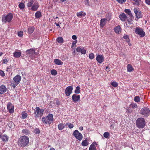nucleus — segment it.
<instances>
[{
  "mask_svg": "<svg viewBox=\"0 0 150 150\" xmlns=\"http://www.w3.org/2000/svg\"><path fill=\"white\" fill-rule=\"evenodd\" d=\"M13 15L12 13H8L6 15H3L2 16V21L3 23L5 24L6 22L10 23L13 19Z\"/></svg>",
  "mask_w": 150,
  "mask_h": 150,
  "instance_id": "3",
  "label": "nucleus"
},
{
  "mask_svg": "<svg viewBox=\"0 0 150 150\" xmlns=\"http://www.w3.org/2000/svg\"><path fill=\"white\" fill-rule=\"evenodd\" d=\"M134 68L130 64H128L127 65V71L130 72L134 70Z\"/></svg>",
  "mask_w": 150,
  "mask_h": 150,
  "instance_id": "29",
  "label": "nucleus"
},
{
  "mask_svg": "<svg viewBox=\"0 0 150 150\" xmlns=\"http://www.w3.org/2000/svg\"><path fill=\"white\" fill-rule=\"evenodd\" d=\"M19 7L21 9H23L25 8V5L23 3H21L19 5Z\"/></svg>",
  "mask_w": 150,
  "mask_h": 150,
  "instance_id": "44",
  "label": "nucleus"
},
{
  "mask_svg": "<svg viewBox=\"0 0 150 150\" xmlns=\"http://www.w3.org/2000/svg\"><path fill=\"white\" fill-rule=\"evenodd\" d=\"M114 31L117 33L119 34L121 31V28L120 25H118L115 27L114 28Z\"/></svg>",
  "mask_w": 150,
  "mask_h": 150,
  "instance_id": "26",
  "label": "nucleus"
},
{
  "mask_svg": "<svg viewBox=\"0 0 150 150\" xmlns=\"http://www.w3.org/2000/svg\"><path fill=\"white\" fill-rule=\"evenodd\" d=\"M135 32L136 34L139 35L141 37H143L145 35V33L143 29L139 27L136 28Z\"/></svg>",
  "mask_w": 150,
  "mask_h": 150,
  "instance_id": "9",
  "label": "nucleus"
},
{
  "mask_svg": "<svg viewBox=\"0 0 150 150\" xmlns=\"http://www.w3.org/2000/svg\"><path fill=\"white\" fill-rule=\"evenodd\" d=\"M89 0H85V4L86 5H89Z\"/></svg>",
  "mask_w": 150,
  "mask_h": 150,
  "instance_id": "58",
  "label": "nucleus"
},
{
  "mask_svg": "<svg viewBox=\"0 0 150 150\" xmlns=\"http://www.w3.org/2000/svg\"><path fill=\"white\" fill-rule=\"evenodd\" d=\"M0 75L2 77H4L5 76V74L4 71L1 70H0Z\"/></svg>",
  "mask_w": 150,
  "mask_h": 150,
  "instance_id": "49",
  "label": "nucleus"
},
{
  "mask_svg": "<svg viewBox=\"0 0 150 150\" xmlns=\"http://www.w3.org/2000/svg\"><path fill=\"white\" fill-rule=\"evenodd\" d=\"M72 39L74 40H76V39L77 38V36L76 35H73L72 36Z\"/></svg>",
  "mask_w": 150,
  "mask_h": 150,
  "instance_id": "57",
  "label": "nucleus"
},
{
  "mask_svg": "<svg viewBox=\"0 0 150 150\" xmlns=\"http://www.w3.org/2000/svg\"><path fill=\"white\" fill-rule=\"evenodd\" d=\"M29 143V138L26 136H21L19 138L18 145L20 147H24L28 145Z\"/></svg>",
  "mask_w": 150,
  "mask_h": 150,
  "instance_id": "1",
  "label": "nucleus"
},
{
  "mask_svg": "<svg viewBox=\"0 0 150 150\" xmlns=\"http://www.w3.org/2000/svg\"><path fill=\"white\" fill-rule=\"evenodd\" d=\"M76 50L78 52H80L82 54H85L86 52V51L84 47L81 46L77 47Z\"/></svg>",
  "mask_w": 150,
  "mask_h": 150,
  "instance_id": "16",
  "label": "nucleus"
},
{
  "mask_svg": "<svg viewBox=\"0 0 150 150\" xmlns=\"http://www.w3.org/2000/svg\"><path fill=\"white\" fill-rule=\"evenodd\" d=\"M7 88L6 86L4 85L0 86V94H3L6 92Z\"/></svg>",
  "mask_w": 150,
  "mask_h": 150,
  "instance_id": "19",
  "label": "nucleus"
},
{
  "mask_svg": "<svg viewBox=\"0 0 150 150\" xmlns=\"http://www.w3.org/2000/svg\"><path fill=\"white\" fill-rule=\"evenodd\" d=\"M42 15L40 11H37L35 14V16L37 18H40Z\"/></svg>",
  "mask_w": 150,
  "mask_h": 150,
  "instance_id": "30",
  "label": "nucleus"
},
{
  "mask_svg": "<svg viewBox=\"0 0 150 150\" xmlns=\"http://www.w3.org/2000/svg\"><path fill=\"white\" fill-rule=\"evenodd\" d=\"M89 57L90 59H92L94 57V54L92 53H91L89 55Z\"/></svg>",
  "mask_w": 150,
  "mask_h": 150,
  "instance_id": "46",
  "label": "nucleus"
},
{
  "mask_svg": "<svg viewBox=\"0 0 150 150\" xmlns=\"http://www.w3.org/2000/svg\"><path fill=\"white\" fill-rule=\"evenodd\" d=\"M39 7L38 3L36 2L33 4V6L30 8V9H29L33 11H36L38 10Z\"/></svg>",
  "mask_w": 150,
  "mask_h": 150,
  "instance_id": "14",
  "label": "nucleus"
},
{
  "mask_svg": "<svg viewBox=\"0 0 150 150\" xmlns=\"http://www.w3.org/2000/svg\"><path fill=\"white\" fill-rule=\"evenodd\" d=\"M89 150H96V147L93 143H92L90 145Z\"/></svg>",
  "mask_w": 150,
  "mask_h": 150,
  "instance_id": "34",
  "label": "nucleus"
},
{
  "mask_svg": "<svg viewBox=\"0 0 150 150\" xmlns=\"http://www.w3.org/2000/svg\"><path fill=\"white\" fill-rule=\"evenodd\" d=\"M106 21L105 18H102L101 19L100 25L101 27L103 28L105 25L106 24Z\"/></svg>",
  "mask_w": 150,
  "mask_h": 150,
  "instance_id": "24",
  "label": "nucleus"
},
{
  "mask_svg": "<svg viewBox=\"0 0 150 150\" xmlns=\"http://www.w3.org/2000/svg\"><path fill=\"white\" fill-rule=\"evenodd\" d=\"M66 125H67L69 127L70 129L74 127L73 125L70 122L67 123Z\"/></svg>",
  "mask_w": 150,
  "mask_h": 150,
  "instance_id": "45",
  "label": "nucleus"
},
{
  "mask_svg": "<svg viewBox=\"0 0 150 150\" xmlns=\"http://www.w3.org/2000/svg\"><path fill=\"white\" fill-rule=\"evenodd\" d=\"M131 105L132 108H137V105L136 103H132L131 104Z\"/></svg>",
  "mask_w": 150,
  "mask_h": 150,
  "instance_id": "51",
  "label": "nucleus"
},
{
  "mask_svg": "<svg viewBox=\"0 0 150 150\" xmlns=\"http://www.w3.org/2000/svg\"><path fill=\"white\" fill-rule=\"evenodd\" d=\"M55 24L57 26H59V27H60V26L59 25V24H58V23H55Z\"/></svg>",
  "mask_w": 150,
  "mask_h": 150,
  "instance_id": "64",
  "label": "nucleus"
},
{
  "mask_svg": "<svg viewBox=\"0 0 150 150\" xmlns=\"http://www.w3.org/2000/svg\"><path fill=\"white\" fill-rule=\"evenodd\" d=\"M104 57L102 55L99 54L97 55L96 60L99 63H102L104 61Z\"/></svg>",
  "mask_w": 150,
  "mask_h": 150,
  "instance_id": "17",
  "label": "nucleus"
},
{
  "mask_svg": "<svg viewBox=\"0 0 150 150\" xmlns=\"http://www.w3.org/2000/svg\"><path fill=\"white\" fill-rule=\"evenodd\" d=\"M12 68V67L11 66V65L7 67V69L6 70V71H9V70H10Z\"/></svg>",
  "mask_w": 150,
  "mask_h": 150,
  "instance_id": "56",
  "label": "nucleus"
},
{
  "mask_svg": "<svg viewBox=\"0 0 150 150\" xmlns=\"http://www.w3.org/2000/svg\"><path fill=\"white\" fill-rule=\"evenodd\" d=\"M111 84L113 87H116L118 86V83L115 81H113V82H111Z\"/></svg>",
  "mask_w": 150,
  "mask_h": 150,
  "instance_id": "42",
  "label": "nucleus"
},
{
  "mask_svg": "<svg viewBox=\"0 0 150 150\" xmlns=\"http://www.w3.org/2000/svg\"><path fill=\"white\" fill-rule=\"evenodd\" d=\"M120 4H122L126 2V0H116Z\"/></svg>",
  "mask_w": 150,
  "mask_h": 150,
  "instance_id": "52",
  "label": "nucleus"
},
{
  "mask_svg": "<svg viewBox=\"0 0 150 150\" xmlns=\"http://www.w3.org/2000/svg\"><path fill=\"white\" fill-rule=\"evenodd\" d=\"M21 79V77L19 75H17L13 78L11 83L12 86L13 88H15L19 83Z\"/></svg>",
  "mask_w": 150,
  "mask_h": 150,
  "instance_id": "6",
  "label": "nucleus"
},
{
  "mask_svg": "<svg viewBox=\"0 0 150 150\" xmlns=\"http://www.w3.org/2000/svg\"><path fill=\"white\" fill-rule=\"evenodd\" d=\"M26 54L27 56L30 57V58H34V55H37L38 53L35 52V49L32 48L30 49L27 50L26 52Z\"/></svg>",
  "mask_w": 150,
  "mask_h": 150,
  "instance_id": "7",
  "label": "nucleus"
},
{
  "mask_svg": "<svg viewBox=\"0 0 150 150\" xmlns=\"http://www.w3.org/2000/svg\"><path fill=\"white\" fill-rule=\"evenodd\" d=\"M134 11L135 13L136 16L137 18H142V14L140 11L138 10V9L136 8L134 9Z\"/></svg>",
  "mask_w": 150,
  "mask_h": 150,
  "instance_id": "13",
  "label": "nucleus"
},
{
  "mask_svg": "<svg viewBox=\"0 0 150 150\" xmlns=\"http://www.w3.org/2000/svg\"><path fill=\"white\" fill-rule=\"evenodd\" d=\"M111 14L110 13H108L106 14L105 19L108 21H109L111 19Z\"/></svg>",
  "mask_w": 150,
  "mask_h": 150,
  "instance_id": "37",
  "label": "nucleus"
},
{
  "mask_svg": "<svg viewBox=\"0 0 150 150\" xmlns=\"http://www.w3.org/2000/svg\"><path fill=\"white\" fill-rule=\"evenodd\" d=\"M35 133L36 134H39L40 133V131L39 129L38 128H36L34 131Z\"/></svg>",
  "mask_w": 150,
  "mask_h": 150,
  "instance_id": "47",
  "label": "nucleus"
},
{
  "mask_svg": "<svg viewBox=\"0 0 150 150\" xmlns=\"http://www.w3.org/2000/svg\"><path fill=\"white\" fill-rule=\"evenodd\" d=\"M35 28L33 26H30L28 27V32L29 34H32L34 31Z\"/></svg>",
  "mask_w": 150,
  "mask_h": 150,
  "instance_id": "27",
  "label": "nucleus"
},
{
  "mask_svg": "<svg viewBox=\"0 0 150 150\" xmlns=\"http://www.w3.org/2000/svg\"><path fill=\"white\" fill-rule=\"evenodd\" d=\"M134 101L137 102H138L140 101V99L139 97V96H137L134 97Z\"/></svg>",
  "mask_w": 150,
  "mask_h": 150,
  "instance_id": "41",
  "label": "nucleus"
},
{
  "mask_svg": "<svg viewBox=\"0 0 150 150\" xmlns=\"http://www.w3.org/2000/svg\"><path fill=\"white\" fill-rule=\"evenodd\" d=\"M124 11L130 16L131 18H133V16L131 12L130 9H125Z\"/></svg>",
  "mask_w": 150,
  "mask_h": 150,
  "instance_id": "25",
  "label": "nucleus"
},
{
  "mask_svg": "<svg viewBox=\"0 0 150 150\" xmlns=\"http://www.w3.org/2000/svg\"><path fill=\"white\" fill-rule=\"evenodd\" d=\"M80 100L79 95L74 94L72 96V100L73 102L76 103L79 101Z\"/></svg>",
  "mask_w": 150,
  "mask_h": 150,
  "instance_id": "15",
  "label": "nucleus"
},
{
  "mask_svg": "<svg viewBox=\"0 0 150 150\" xmlns=\"http://www.w3.org/2000/svg\"><path fill=\"white\" fill-rule=\"evenodd\" d=\"M22 133L24 134L27 135L30 133V132L27 129H24L22 130Z\"/></svg>",
  "mask_w": 150,
  "mask_h": 150,
  "instance_id": "32",
  "label": "nucleus"
},
{
  "mask_svg": "<svg viewBox=\"0 0 150 150\" xmlns=\"http://www.w3.org/2000/svg\"><path fill=\"white\" fill-rule=\"evenodd\" d=\"M35 110L34 111V114L35 115V118L41 117L43 116L45 110L43 108L40 109L38 107L35 108Z\"/></svg>",
  "mask_w": 150,
  "mask_h": 150,
  "instance_id": "5",
  "label": "nucleus"
},
{
  "mask_svg": "<svg viewBox=\"0 0 150 150\" xmlns=\"http://www.w3.org/2000/svg\"><path fill=\"white\" fill-rule=\"evenodd\" d=\"M79 129L81 131L82 130H83V127L82 126L80 127H79Z\"/></svg>",
  "mask_w": 150,
  "mask_h": 150,
  "instance_id": "63",
  "label": "nucleus"
},
{
  "mask_svg": "<svg viewBox=\"0 0 150 150\" xmlns=\"http://www.w3.org/2000/svg\"><path fill=\"white\" fill-rule=\"evenodd\" d=\"M106 70L107 71H110V69L107 66L106 67Z\"/></svg>",
  "mask_w": 150,
  "mask_h": 150,
  "instance_id": "60",
  "label": "nucleus"
},
{
  "mask_svg": "<svg viewBox=\"0 0 150 150\" xmlns=\"http://www.w3.org/2000/svg\"><path fill=\"white\" fill-rule=\"evenodd\" d=\"M77 40L73 41L72 43V46H74L75 45L76 43H77Z\"/></svg>",
  "mask_w": 150,
  "mask_h": 150,
  "instance_id": "53",
  "label": "nucleus"
},
{
  "mask_svg": "<svg viewBox=\"0 0 150 150\" xmlns=\"http://www.w3.org/2000/svg\"><path fill=\"white\" fill-rule=\"evenodd\" d=\"M23 32L22 31H20L18 33V36L21 37L23 36Z\"/></svg>",
  "mask_w": 150,
  "mask_h": 150,
  "instance_id": "48",
  "label": "nucleus"
},
{
  "mask_svg": "<svg viewBox=\"0 0 150 150\" xmlns=\"http://www.w3.org/2000/svg\"><path fill=\"white\" fill-rule=\"evenodd\" d=\"M57 41L59 43H63L64 41L62 37H58L57 39Z\"/></svg>",
  "mask_w": 150,
  "mask_h": 150,
  "instance_id": "35",
  "label": "nucleus"
},
{
  "mask_svg": "<svg viewBox=\"0 0 150 150\" xmlns=\"http://www.w3.org/2000/svg\"><path fill=\"white\" fill-rule=\"evenodd\" d=\"M21 52L20 51H15L13 54V57L15 58L19 57L21 55Z\"/></svg>",
  "mask_w": 150,
  "mask_h": 150,
  "instance_id": "20",
  "label": "nucleus"
},
{
  "mask_svg": "<svg viewBox=\"0 0 150 150\" xmlns=\"http://www.w3.org/2000/svg\"><path fill=\"white\" fill-rule=\"evenodd\" d=\"M61 3H63V2L66 1L67 0H59Z\"/></svg>",
  "mask_w": 150,
  "mask_h": 150,
  "instance_id": "62",
  "label": "nucleus"
},
{
  "mask_svg": "<svg viewBox=\"0 0 150 150\" xmlns=\"http://www.w3.org/2000/svg\"><path fill=\"white\" fill-rule=\"evenodd\" d=\"M60 104V103L58 100H57L56 102V104L57 105H59Z\"/></svg>",
  "mask_w": 150,
  "mask_h": 150,
  "instance_id": "55",
  "label": "nucleus"
},
{
  "mask_svg": "<svg viewBox=\"0 0 150 150\" xmlns=\"http://www.w3.org/2000/svg\"><path fill=\"white\" fill-rule=\"evenodd\" d=\"M132 21V20L131 19L129 21V20H127V21L128 22V23L129 24H131V21Z\"/></svg>",
  "mask_w": 150,
  "mask_h": 150,
  "instance_id": "61",
  "label": "nucleus"
},
{
  "mask_svg": "<svg viewBox=\"0 0 150 150\" xmlns=\"http://www.w3.org/2000/svg\"><path fill=\"white\" fill-rule=\"evenodd\" d=\"M73 90L72 86H69L67 87L65 91L66 95L67 96H69L72 93Z\"/></svg>",
  "mask_w": 150,
  "mask_h": 150,
  "instance_id": "11",
  "label": "nucleus"
},
{
  "mask_svg": "<svg viewBox=\"0 0 150 150\" xmlns=\"http://www.w3.org/2000/svg\"><path fill=\"white\" fill-rule=\"evenodd\" d=\"M119 17L120 20L122 21H125L127 18L126 14L124 13L121 14L119 16Z\"/></svg>",
  "mask_w": 150,
  "mask_h": 150,
  "instance_id": "18",
  "label": "nucleus"
},
{
  "mask_svg": "<svg viewBox=\"0 0 150 150\" xmlns=\"http://www.w3.org/2000/svg\"><path fill=\"white\" fill-rule=\"evenodd\" d=\"M80 89L79 87V86H77L74 91V93L76 94H79L80 92Z\"/></svg>",
  "mask_w": 150,
  "mask_h": 150,
  "instance_id": "38",
  "label": "nucleus"
},
{
  "mask_svg": "<svg viewBox=\"0 0 150 150\" xmlns=\"http://www.w3.org/2000/svg\"><path fill=\"white\" fill-rule=\"evenodd\" d=\"M21 114L22 116L21 118L23 119L26 118L28 116V114L25 111H23Z\"/></svg>",
  "mask_w": 150,
  "mask_h": 150,
  "instance_id": "28",
  "label": "nucleus"
},
{
  "mask_svg": "<svg viewBox=\"0 0 150 150\" xmlns=\"http://www.w3.org/2000/svg\"><path fill=\"white\" fill-rule=\"evenodd\" d=\"M51 74L55 76L57 74V72L56 70L53 69L51 70Z\"/></svg>",
  "mask_w": 150,
  "mask_h": 150,
  "instance_id": "40",
  "label": "nucleus"
},
{
  "mask_svg": "<svg viewBox=\"0 0 150 150\" xmlns=\"http://www.w3.org/2000/svg\"><path fill=\"white\" fill-rule=\"evenodd\" d=\"M146 3L149 5H150V0H145Z\"/></svg>",
  "mask_w": 150,
  "mask_h": 150,
  "instance_id": "59",
  "label": "nucleus"
},
{
  "mask_svg": "<svg viewBox=\"0 0 150 150\" xmlns=\"http://www.w3.org/2000/svg\"><path fill=\"white\" fill-rule=\"evenodd\" d=\"M54 62L56 64L58 65H62L63 63L60 60L57 59H54Z\"/></svg>",
  "mask_w": 150,
  "mask_h": 150,
  "instance_id": "23",
  "label": "nucleus"
},
{
  "mask_svg": "<svg viewBox=\"0 0 150 150\" xmlns=\"http://www.w3.org/2000/svg\"><path fill=\"white\" fill-rule=\"evenodd\" d=\"M34 3L33 0H29L28 4L27 6L28 8V9H30V8L33 6Z\"/></svg>",
  "mask_w": 150,
  "mask_h": 150,
  "instance_id": "31",
  "label": "nucleus"
},
{
  "mask_svg": "<svg viewBox=\"0 0 150 150\" xmlns=\"http://www.w3.org/2000/svg\"><path fill=\"white\" fill-rule=\"evenodd\" d=\"M53 115L52 114L49 113L47 116L42 118V121L44 124H48L49 125L53 122L54 120L53 119Z\"/></svg>",
  "mask_w": 150,
  "mask_h": 150,
  "instance_id": "2",
  "label": "nucleus"
},
{
  "mask_svg": "<svg viewBox=\"0 0 150 150\" xmlns=\"http://www.w3.org/2000/svg\"><path fill=\"white\" fill-rule=\"evenodd\" d=\"M86 13L82 11H81L76 13L77 16L80 18H83L85 16Z\"/></svg>",
  "mask_w": 150,
  "mask_h": 150,
  "instance_id": "21",
  "label": "nucleus"
},
{
  "mask_svg": "<svg viewBox=\"0 0 150 150\" xmlns=\"http://www.w3.org/2000/svg\"><path fill=\"white\" fill-rule=\"evenodd\" d=\"M88 144V143L86 140L83 141L81 143V145L83 146H86Z\"/></svg>",
  "mask_w": 150,
  "mask_h": 150,
  "instance_id": "36",
  "label": "nucleus"
},
{
  "mask_svg": "<svg viewBox=\"0 0 150 150\" xmlns=\"http://www.w3.org/2000/svg\"><path fill=\"white\" fill-rule=\"evenodd\" d=\"M110 136V134L108 132H105L103 134V136L104 137L107 138Z\"/></svg>",
  "mask_w": 150,
  "mask_h": 150,
  "instance_id": "43",
  "label": "nucleus"
},
{
  "mask_svg": "<svg viewBox=\"0 0 150 150\" xmlns=\"http://www.w3.org/2000/svg\"><path fill=\"white\" fill-rule=\"evenodd\" d=\"M123 38L125 39H127L129 38V36L127 35H124L123 36Z\"/></svg>",
  "mask_w": 150,
  "mask_h": 150,
  "instance_id": "54",
  "label": "nucleus"
},
{
  "mask_svg": "<svg viewBox=\"0 0 150 150\" xmlns=\"http://www.w3.org/2000/svg\"><path fill=\"white\" fill-rule=\"evenodd\" d=\"M137 126L139 128L142 129L144 127L146 124L144 118L139 117L137 119L136 121Z\"/></svg>",
  "mask_w": 150,
  "mask_h": 150,
  "instance_id": "4",
  "label": "nucleus"
},
{
  "mask_svg": "<svg viewBox=\"0 0 150 150\" xmlns=\"http://www.w3.org/2000/svg\"><path fill=\"white\" fill-rule=\"evenodd\" d=\"M1 138L3 142H6L8 140L9 137L7 135L4 134L1 136Z\"/></svg>",
  "mask_w": 150,
  "mask_h": 150,
  "instance_id": "22",
  "label": "nucleus"
},
{
  "mask_svg": "<svg viewBox=\"0 0 150 150\" xmlns=\"http://www.w3.org/2000/svg\"><path fill=\"white\" fill-rule=\"evenodd\" d=\"M133 1L135 2V4L137 6H139V0H132Z\"/></svg>",
  "mask_w": 150,
  "mask_h": 150,
  "instance_id": "50",
  "label": "nucleus"
},
{
  "mask_svg": "<svg viewBox=\"0 0 150 150\" xmlns=\"http://www.w3.org/2000/svg\"><path fill=\"white\" fill-rule=\"evenodd\" d=\"M65 125L64 124L60 123L58 125V129L60 130H62L65 127Z\"/></svg>",
  "mask_w": 150,
  "mask_h": 150,
  "instance_id": "33",
  "label": "nucleus"
},
{
  "mask_svg": "<svg viewBox=\"0 0 150 150\" xmlns=\"http://www.w3.org/2000/svg\"><path fill=\"white\" fill-rule=\"evenodd\" d=\"M73 135L76 139L79 141L81 140L82 139L83 136L82 134L77 130H76L74 131L73 133Z\"/></svg>",
  "mask_w": 150,
  "mask_h": 150,
  "instance_id": "10",
  "label": "nucleus"
},
{
  "mask_svg": "<svg viewBox=\"0 0 150 150\" xmlns=\"http://www.w3.org/2000/svg\"><path fill=\"white\" fill-rule=\"evenodd\" d=\"M8 61V60L6 57H3L1 62L5 64H7Z\"/></svg>",
  "mask_w": 150,
  "mask_h": 150,
  "instance_id": "39",
  "label": "nucleus"
},
{
  "mask_svg": "<svg viewBox=\"0 0 150 150\" xmlns=\"http://www.w3.org/2000/svg\"><path fill=\"white\" fill-rule=\"evenodd\" d=\"M140 113L144 117H147L150 115V110L148 108L144 107L141 109Z\"/></svg>",
  "mask_w": 150,
  "mask_h": 150,
  "instance_id": "8",
  "label": "nucleus"
},
{
  "mask_svg": "<svg viewBox=\"0 0 150 150\" xmlns=\"http://www.w3.org/2000/svg\"><path fill=\"white\" fill-rule=\"evenodd\" d=\"M7 109L9 112L11 114L13 113L14 112V106L11 102L8 103Z\"/></svg>",
  "mask_w": 150,
  "mask_h": 150,
  "instance_id": "12",
  "label": "nucleus"
}]
</instances>
